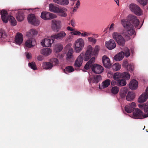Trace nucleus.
I'll return each mask as SVG.
<instances>
[{"instance_id":"nucleus-50","label":"nucleus","mask_w":148,"mask_h":148,"mask_svg":"<svg viewBox=\"0 0 148 148\" xmlns=\"http://www.w3.org/2000/svg\"><path fill=\"white\" fill-rule=\"evenodd\" d=\"M91 33L89 32H84V33H81V35L82 37H85L90 36Z\"/></svg>"},{"instance_id":"nucleus-42","label":"nucleus","mask_w":148,"mask_h":148,"mask_svg":"<svg viewBox=\"0 0 148 148\" xmlns=\"http://www.w3.org/2000/svg\"><path fill=\"white\" fill-rule=\"evenodd\" d=\"M124 51L125 52L124 53L125 54V56L126 57H128L130 56V51L129 49L125 47L124 49Z\"/></svg>"},{"instance_id":"nucleus-49","label":"nucleus","mask_w":148,"mask_h":148,"mask_svg":"<svg viewBox=\"0 0 148 148\" xmlns=\"http://www.w3.org/2000/svg\"><path fill=\"white\" fill-rule=\"evenodd\" d=\"M69 3V0H61L60 5H67Z\"/></svg>"},{"instance_id":"nucleus-21","label":"nucleus","mask_w":148,"mask_h":148,"mask_svg":"<svg viewBox=\"0 0 148 148\" xmlns=\"http://www.w3.org/2000/svg\"><path fill=\"white\" fill-rule=\"evenodd\" d=\"M110 83L111 81L110 79H106L102 82L101 85H99V88L100 89L105 88L109 86Z\"/></svg>"},{"instance_id":"nucleus-23","label":"nucleus","mask_w":148,"mask_h":148,"mask_svg":"<svg viewBox=\"0 0 148 148\" xmlns=\"http://www.w3.org/2000/svg\"><path fill=\"white\" fill-rule=\"evenodd\" d=\"M51 52V49L48 48H43L40 51V53L45 56H48Z\"/></svg>"},{"instance_id":"nucleus-54","label":"nucleus","mask_w":148,"mask_h":148,"mask_svg":"<svg viewBox=\"0 0 148 148\" xmlns=\"http://www.w3.org/2000/svg\"><path fill=\"white\" fill-rule=\"evenodd\" d=\"M26 57L28 59H29L31 58V54L30 53H27L26 55Z\"/></svg>"},{"instance_id":"nucleus-16","label":"nucleus","mask_w":148,"mask_h":148,"mask_svg":"<svg viewBox=\"0 0 148 148\" xmlns=\"http://www.w3.org/2000/svg\"><path fill=\"white\" fill-rule=\"evenodd\" d=\"M23 36L22 34L19 32L17 33L15 37V43L17 44L20 45L23 42Z\"/></svg>"},{"instance_id":"nucleus-1","label":"nucleus","mask_w":148,"mask_h":148,"mask_svg":"<svg viewBox=\"0 0 148 148\" xmlns=\"http://www.w3.org/2000/svg\"><path fill=\"white\" fill-rule=\"evenodd\" d=\"M130 22L127 19H123L121 21V23L127 31V33L130 35H133L135 32L133 25L131 23H132L136 27L138 26L139 24V21L137 18L134 16H130Z\"/></svg>"},{"instance_id":"nucleus-40","label":"nucleus","mask_w":148,"mask_h":148,"mask_svg":"<svg viewBox=\"0 0 148 148\" xmlns=\"http://www.w3.org/2000/svg\"><path fill=\"white\" fill-rule=\"evenodd\" d=\"M123 75V78H124L125 80H128L130 77V75L128 73L126 72H124L122 73Z\"/></svg>"},{"instance_id":"nucleus-34","label":"nucleus","mask_w":148,"mask_h":148,"mask_svg":"<svg viewBox=\"0 0 148 148\" xmlns=\"http://www.w3.org/2000/svg\"><path fill=\"white\" fill-rule=\"evenodd\" d=\"M126 84L125 80L123 78L117 81V85L119 86H125Z\"/></svg>"},{"instance_id":"nucleus-32","label":"nucleus","mask_w":148,"mask_h":148,"mask_svg":"<svg viewBox=\"0 0 148 148\" xmlns=\"http://www.w3.org/2000/svg\"><path fill=\"white\" fill-rule=\"evenodd\" d=\"M73 48L70 49L66 54V59L68 60H70V59L73 57Z\"/></svg>"},{"instance_id":"nucleus-3","label":"nucleus","mask_w":148,"mask_h":148,"mask_svg":"<svg viewBox=\"0 0 148 148\" xmlns=\"http://www.w3.org/2000/svg\"><path fill=\"white\" fill-rule=\"evenodd\" d=\"M49 8L50 12L58 13L61 16L66 17L67 16L66 12L67 10L64 7H59L53 3H50L49 5Z\"/></svg>"},{"instance_id":"nucleus-10","label":"nucleus","mask_w":148,"mask_h":148,"mask_svg":"<svg viewBox=\"0 0 148 148\" xmlns=\"http://www.w3.org/2000/svg\"><path fill=\"white\" fill-rule=\"evenodd\" d=\"M129 7L130 10L137 15L140 16L143 14L141 9L136 4H131L130 5Z\"/></svg>"},{"instance_id":"nucleus-36","label":"nucleus","mask_w":148,"mask_h":148,"mask_svg":"<svg viewBox=\"0 0 148 148\" xmlns=\"http://www.w3.org/2000/svg\"><path fill=\"white\" fill-rule=\"evenodd\" d=\"M63 48L62 45L61 44H58L56 45L55 50L56 52H59L62 51Z\"/></svg>"},{"instance_id":"nucleus-14","label":"nucleus","mask_w":148,"mask_h":148,"mask_svg":"<svg viewBox=\"0 0 148 148\" xmlns=\"http://www.w3.org/2000/svg\"><path fill=\"white\" fill-rule=\"evenodd\" d=\"M133 118L135 119H142L143 118V112L140 110L136 108L133 112Z\"/></svg>"},{"instance_id":"nucleus-64","label":"nucleus","mask_w":148,"mask_h":148,"mask_svg":"<svg viewBox=\"0 0 148 148\" xmlns=\"http://www.w3.org/2000/svg\"><path fill=\"white\" fill-rule=\"evenodd\" d=\"M68 45H69V46H70V45H71V44H69Z\"/></svg>"},{"instance_id":"nucleus-47","label":"nucleus","mask_w":148,"mask_h":148,"mask_svg":"<svg viewBox=\"0 0 148 148\" xmlns=\"http://www.w3.org/2000/svg\"><path fill=\"white\" fill-rule=\"evenodd\" d=\"M88 41L94 44H95L97 42V40L92 37H89L88 38Z\"/></svg>"},{"instance_id":"nucleus-35","label":"nucleus","mask_w":148,"mask_h":148,"mask_svg":"<svg viewBox=\"0 0 148 148\" xmlns=\"http://www.w3.org/2000/svg\"><path fill=\"white\" fill-rule=\"evenodd\" d=\"M119 90V88L117 86H114L112 87L111 89V93L114 95L117 94Z\"/></svg>"},{"instance_id":"nucleus-20","label":"nucleus","mask_w":148,"mask_h":148,"mask_svg":"<svg viewBox=\"0 0 148 148\" xmlns=\"http://www.w3.org/2000/svg\"><path fill=\"white\" fill-rule=\"evenodd\" d=\"M101 79V76L100 75H98L94 76L93 78L90 77L88 79V81L89 83H97L100 81Z\"/></svg>"},{"instance_id":"nucleus-56","label":"nucleus","mask_w":148,"mask_h":148,"mask_svg":"<svg viewBox=\"0 0 148 148\" xmlns=\"http://www.w3.org/2000/svg\"><path fill=\"white\" fill-rule=\"evenodd\" d=\"M128 62L127 61H124L123 63V66L125 67H127L128 65Z\"/></svg>"},{"instance_id":"nucleus-5","label":"nucleus","mask_w":148,"mask_h":148,"mask_svg":"<svg viewBox=\"0 0 148 148\" xmlns=\"http://www.w3.org/2000/svg\"><path fill=\"white\" fill-rule=\"evenodd\" d=\"M99 50V47L98 46H96L92 52V48L91 46H89L87 49L85 54L84 58L85 61H87L93 56L97 55L98 52Z\"/></svg>"},{"instance_id":"nucleus-22","label":"nucleus","mask_w":148,"mask_h":148,"mask_svg":"<svg viewBox=\"0 0 148 148\" xmlns=\"http://www.w3.org/2000/svg\"><path fill=\"white\" fill-rule=\"evenodd\" d=\"M16 12H18L16 16V18L18 21H23L24 18V16L23 14V10H19L16 11Z\"/></svg>"},{"instance_id":"nucleus-38","label":"nucleus","mask_w":148,"mask_h":148,"mask_svg":"<svg viewBox=\"0 0 148 148\" xmlns=\"http://www.w3.org/2000/svg\"><path fill=\"white\" fill-rule=\"evenodd\" d=\"M121 68V65L118 63L114 64L112 66V69L116 71L119 70Z\"/></svg>"},{"instance_id":"nucleus-31","label":"nucleus","mask_w":148,"mask_h":148,"mask_svg":"<svg viewBox=\"0 0 148 148\" xmlns=\"http://www.w3.org/2000/svg\"><path fill=\"white\" fill-rule=\"evenodd\" d=\"M38 34V32L35 29H32L27 33V36L29 37L36 36Z\"/></svg>"},{"instance_id":"nucleus-7","label":"nucleus","mask_w":148,"mask_h":148,"mask_svg":"<svg viewBox=\"0 0 148 148\" xmlns=\"http://www.w3.org/2000/svg\"><path fill=\"white\" fill-rule=\"evenodd\" d=\"M113 38L117 44L121 46H123L125 43V40L122 36L119 33L114 32L112 34Z\"/></svg>"},{"instance_id":"nucleus-57","label":"nucleus","mask_w":148,"mask_h":148,"mask_svg":"<svg viewBox=\"0 0 148 148\" xmlns=\"http://www.w3.org/2000/svg\"><path fill=\"white\" fill-rule=\"evenodd\" d=\"M53 2L58 4L60 5L61 0H53Z\"/></svg>"},{"instance_id":"nucleus-19","label":"nucleus","mask_w":148,"mask_h":148,"mask_svg":"<svg viewBox=\"0 0 148 148\" xmlns=\"http://www.w3.org/2000/svg\"><path fill=\"white\" fill-rule=\"evenodd\" d=\"M102 62L104 66L106 68H109L111 66L110 59L106 56H103L102 58Z\"/></svg>"},{"instance_id":"nucleus-6","label":"nucleus","mask_w":148,"mask_h":148,"mask_svg":"<svg viewBox=\"0 0 148 148\" xmlns=\"http://www.w3.org/2000/svg\"><path fill=\"white\" fill-rule=\"evenodd\" d=\"M84 40L82 38H79L76 40L74 44L75 51L77 53H79L84 47Z\"/></svg>"},{"instance_id":"nucleus-33","label":"nucleus","mask_w":148,"mask_h":148,"mask_svg":"<svg viewBox=\"0 0 148 148\" xmlns=\"http://www.w3.org/2000/svg\"><path fill=\"white\" fill-rule=\"evenodd\" d=\"M127 92V89L126 87L122 88L120 91V95L121 97L124 98Z\"/></svg>"},{"instance_id":"nucleus-60","label":"nucleus","mask_w":148,"mask_h":148,"mask_svg":"<svg viewBox=\"0 0 148 148\" xmlns=\"http://www.w3.org/2000/svg\"><path fill=\"white\" fill-rule=\"evenodd\" d=\"M114 24L113 23H112L111 24L110 27L109 28V29L110 30H113L114 29Z\"/></svg>"},{"instance_id":"nucleus-58","label":"nucleus","mask_w":148,"mask_h":148,"mask_svg":"<svg viewBox=\"0 0 148 148\" xmlns=\"http://www.w3.org/2000/svg\"><path fill=\"white\" fill-rule=\"evenodd\" d=\"M71 25L73 26V27H75V21L73 20H71Z\"/></svg>"},{"instance_id":"nucleus-39","label":"nucleus","mask_w":148,"mask_h":148,"mask_svg":"<svg viewBox=\"0 0 148 148\" xmlns=\"http://www.w3.org/2000/svg\"><path fill=\"white\" fill-rule=\"evenodd\" d=\"M25 45L26 47L29 48L32 47L34 46L32 45V41L31 39L27 40L25 42Z\"/></svg>"},{"instance_id":"nucleus-15","label":"nucleus","mask_w":148,"mask_h":148,"mask_svg":"<svg viewBox=\"0 0 148 148\" xmlns=\"http://www.w3.org/2000/svg\"><path fill=\"white\" fill-rule=\"evenodd\" d=\"M138 107L142 110H143L145 112L143 116L144 118L148 117V102L143 104H139Z\"/></svg>"},{"instance_id":"nucleus-9","label":"nucleus","mask_w":148,"mask_h":148,"mask_svg":"<svg viewBox=\"0 0 148 148\" xmlns=\"http://www.w3.org/2000/svg\"><path fill=\"white\" fill-rule=\"evenodd\" d=\"M57 16L54 14L47 12H43L41 13L40 17L45 21L49 20L56 18Z\"/></svg>"},{"instance_id":"nucleus-62","label":"nucleus","mask_w":148,"mask_h":148,"mask_svg":"<svg viewBox=\"0 0 148 148\" xmlns=\"http://www.w3.org/2000/svg\"><path fill=\"white\" fill-rule=\"evenodd\" d=\"M115 1L116 3V4L118 5H119V0H114Z\"/></svg>"},{"instance_id":"nucleus-63","label":"nucleus","mask_w":148,"mask_h":148,"mask_svg":"<svg viewBox=\"0 0 148 148\" xmlns=\"http://www.w3.org/2000/svg\"><path fill=\"white\" fill-rule=\"evenodd\" d=\"M77 8V7H76L74 8H73V12H75L76 11Z\"/></svg>"},{"instance_id":"nucleus-4","label":"nucleus","mask_w":148,"mask_h":148,"mask_svg":"<svg viewBox=\"0 0 148 148\" xmlns=\"http://www.w3.org/2000/svg\"><path fill=\"white\" fill-rule=\"evenodd\" d=\"M1 15L2 20L4 23H7L8 20H9L12 25L14 26L16 25V21L15 18L12 16H8L6 11L2 10L1 12Z\"/></svg>"},{"instance_id":"nucleus-37","label":"nucleus","mask_w":148,"mask_h":148,"mask_svg":"<svg viewBox=\"0 0 148 148\" xmlns=\"http://www.w3.org/2000/svg\"><path fill=\"white\" fill-rule=\"evenodd\" d=\"M49 62L53 65V66H56L59 64L58 59L56 58H52L50 59Z\"/></svg>"},{"instance_id":"nucleus-12","label":"nucleus","mask_w":148,"mask_h":148,"mask_svg":"<svg viewBox=\"0 0 148 148\" xmlns=\"http://www.w3.org/2000/svg\"><path fill=\"white\" fill-rule=\"evenodd\" d=\"M85 54L83 52L80 53L75 61L74 66L75 68L80 67L83 63V59L84 60Z\"/></svg>"},{"instance_id":"nucleus-59","label":"nucleus","mask_w":148,"mask_h":148,"mask_svg":"<svg viewBox=\"0 0 148 148\" xmlns=\"http://www.w3.org/2000/svg\"><path fill=\"white\" fill-rule=\"evenodd\" d=\"M80 3L79 1H77V2L76 3L75 5V6L76 7H77V8H78L80 5Z\"/></svg>"},{"instance_id":"nucleus-43","label":"nucleus","mask_w":148,"mask_h":148,"mask_svg":"<svg viewBox=\"0 0 148 148\" xmlns=\"http://www.w3.org/2000/svg\"><path fill=\"white\" fill-rule=\"evenodd\" d=\"M65 71L68 72L69 73H71L74 71V69L72 66H69L66 67Z\"/></svg>"},{"instance_id":"nucleus-30","label":"nucleus","mask_w":148,"mask_h":148,"mask_svg":"<svg viewBox=\"0 0 148 148\" xmlns=\"http://www.w3.org/2000/svg\"><path fill=\"white\" fill-rule=\"evenodd\" d=\"M122 73L119 72H117L114 74V80L117 81L118 80L123 78Z\"/></svg>"},{"instance_id":"nucleus-48","label":"nucleus","mask_w":148,"mask_h":148,"mask_svg":"<svg viewBox=\"0 0 148 148\" xmlns=\"http://www.w3.org/2000/svg\"><path fill=\"white\" fill-rule=\"evenodd\" d=\"M141 4L143 5H146L147 2V0H137Z\"/></svg>"},{"instance_id":"nucleus-45","label":"nucleus","mask_w":148,"mask_h":148,"mask_svg":"<svg viewBox=\"0 0 148 148\" xmlns=\"http://www.w3.org/2000/svg\"><path fill=\"white\" fill-rule=\"evenodd\" d=\"M6 36L5 31L3 29L0 30V38H4Z\"/></svg>"},{"instance_id":"nucleus-17","label":"nucleus","mask_w":148,"mask_h":148,"mask_svg":"<svg viewBox=\"0 0 148 148\" xmlns=\"http://www.w3.org/2000/svg\"><path fill=\"white\" fill-rule=\"evenodd\" d=\"M106 46L109 50H112L116 47V44L112 39H110L108 41L106 42Z\"/></svg>"},{"instance_id":"nucleus-26","label":"nucleus","mask_w":148,"mask_h":148,"mask_svg":"<svg viewBox=\"0 0 148 148\" xmlns=\"http://www.w3.org/2000/svg\"><path fill=\"white\" fill-rule=\"evenodd\" d=\"M124 55V52L123 51H121L114 57V59L116 61H119L123 59Z\"/></svg>"},{"instance_id":"nucleus-8","label":"nucleus","mask_w":148,"mask_h":148,"mask_svg":"<svg viewBox=\"0 0 148 148\" xmlns=\"http://www.w3.org/2000/svg\"><path fill=\"white\" fill-rule=\"evenodd\" d=\"M62 22L59 20H53L51 21V28L54 32H58L60 31L62 27Z\"/></svg>"},{"instance_id":"nucleus-61","label":"nucleus","mask_w":148,"mask_h":148,"mask_svg":"<svg viewBox=\"0 0 148 148\" xmlns=\"http://www.w3.org/2000/svg\"><path fill=\"white\" fill-rule=\"evenodd\" d=\"M73 29L71 28L69 26H68L67 27V29L69 31H70L72 32V31L73 30Z\"/></svg>"},{"instance_id":"nucleus-13","label":"nucleus","mask_w":148,"mask_h":148,"mask_svg":"<svg viewBox=\"0 0 148 148\" xmlns=\"http://www.w3.org/2000/svg\"><path fill=\"white\" fill-rule=\"evenodd\" d=\"M92 71L96 74H100L103 72V69L101 66L95 64L92 68Z\"/></svg>"},{"instance_id":"nucleus-53","label":"nucleus","mask_w":148,"mask_h":148,"mask_svg":"<svg viewBox=\"0 0 148 148\" xmlns=\"http://www.w3.org/2000/svg\"><path fill=\"white\" fill-rule=\"evenodd\" d=\"M73 38V36H68L66 38V40L69 42L71 41L72 40Z\"/></svg>"},{"instance_id":"nucleus-52","label":"nucleus","mask_w":148,"mask_h":148,"mask_svg":"<svg viewBox=\"0 0 148 148\" xmlns=\"http://www.w3.org/2000/svg\"><path fill=\"white\" fill-rule=\"evenodd\" d=\"M115 80H112L111 82V86H113L116 85H117V81Z\"/></svg>"},{"instance_id":"nucleus-18","label":"nucleus","mask_w":148,"mask_h":148,"mask_svg":"<svg viewBox=\"0 0 148 148\" xmlns=\"http://www.w3.org/2000/svg\"><path fill=\"white\" fill-rule=\"evenodd\" d=\"M135 103L133 102L128 106H126L125 108V111L128 113H130L134 110L136 107Z\"/></svg>"},{"instance_id":"nucleus-24","label":"nucleus","mask_w":148,"mask_h":148,"mask_svg":"<svg viewBox=\"0 0 148 148\" xmlns=\"http://www.w3.org/2000/svg\"><path fill=\"white\" fill-rule=\"evenodd\" d=\"M138 86V82L135 79L132 80L129 84V88L132 90L136 89L137 88Z\"/></svg>"},{"instance_id":"nucleus-11","label":"nucleus","mask_w":148,"mask_h":148,"mask_svg":"<svg viewBox=\"0 0 148 148\" xmlns=\"http://www.w3.org/2000/svg\"><path fill=\"white\" fill-rule=\"evenodd\" d=\"M27 20L28 22L35 26H38L40 23L39 21L37 19L35 15L32 14H30L28 15L27 17Z\"/></svg>"},{"instance_id":"nucleus-46","label":"nucleus","mask_w":148,"mask_h":148,"mask_svg":"<svg viewBox=\"0 0 148 148\" xmlns=\"http://www.w3.org/2000/svg\"><path fill=\"white\" fill-rule=\"evenodd\" d=\"M127 68V70L130 71H132L134 70V66L133 64H129Z\"/></svg>"},{"instance_id":"nucleus-41","label":"nucleus","mask_w":148,"mask_h":148,"mask_svg":"<svg viewBox=\"0 0 148 148\" xmlns=\"http://www.w3.org/2000/svg\"><path fill=\"white\" fill-rule=\"evenodd\" d=\"M28 65L30 68L34 70H35L37 69V67L34 62H32L31 63H29Z\"/></svg>"},{"instance_id":"nucleus-28","label":"nucleus","mask_w":148,"mask_h":148,"mask_svg":"<svg viewBox=\"0 0 148 148\" xmlns=\"http://www.w3.org/2000/svg\"><path fill=\"white\" fill-rule=\"evenodd\" d=\"M148 97V95L145 92L143 93L138 98V102L139 103L145 102L147 100Z\"/></svg>"},{"instance_id":"nucleus-55","label":"nucleus","mask_w":148,"mask_h":148,"mask_svg":"<svg viewBox=\"0 0 148 148\" xmlns=\"http://www.w3.org/2000/svg\"><path fill=\"white\" fill-rule=\"evenodd\" d=\"M44 59L43 57L41 55H39L37 57V59L40 61H42Z\"/></svg>"},{"instance_id":"nucleus-27","label":"nucleus","mask_w":148,"mask_h":148,"mask_svg":"<svg viewBox=\"0 0 148 148\" xmlns=\"http://www.w3.org/2000/svg\"><path fill=\"white\" fill-rule=\"evenodd\" d=\"M53 67V65L50 62H43L42 64V67L45 70H50Z\"/></svg>"},{"instance_id":"nucleus-25","label":"nucleus","mask_w":148,"mask_h":148,"mask_svg":"<svg viewBox=\"0 0 148 148\" xmlns=\"http://www.w3.org/2000/svg\"><path fill=\"white\" fill-rule=\"evenodd\" d=\"M95 60V57H92L90 60L84 66L85 69L88 70L92 66Z\"/></svg>"},{"instance_id":"nucleus-2","label":"nucleus","mask_w":148,"mask_h":148,"mask_svg":"<svg viewBox=\"0 0 148 148\" xmlns=\"http://www.w3.org/2000/svg\"><path fill=\"white\" fill-rule=\"evenodd\" d=\"M66 35V34L64 31L52 35L51 36V39L45 38L41 42V45L43 47H51L55 39L57 40H62Z\"/></svg>"},{"instance_id":"nucleus-51","label":"nucleus","mask_w":148,"mask_h":148,"mask_svg":"<svg viewBox=\"0 0 148 148\" xmlns=\"http://www.w3.org/2000/svg\"><path fill=\"white\" fill-rule=\"evenodd\" d=\"M107 75L108 77L109 78H111L112 77L114 78V74L111 71L108 72Z\"/></svg>"},{"instance_id":"nucleus-29","label":"nucleus","mask_w":148,"mask_h":148,"mask_svg":"<svg viewBox=\"0 0 148 148\" xmlns=\"http://www.w3.org/2000/svg\"><path fill=\"white\" fill-rule=\"evenodd\" d=\"M135 97V95L134 92H129L126 97V99L128 101H131L134 100Z\"/></svg>"},{"instance_id":"nucleus-44","label":"nucleus","mask_w":148,"mask_h":148,"mask_svg":"<svg viewBox=\"0 0 148 148\" xmlns=\"http://www.w3.org/2000/svg\"><path fill=\"white\" fill-rule=\"evenodd\" d=\"M71 34L73 35L79 36L81 35V33L80 32L75 30L74 29L71 32Z\"/></svg>"}]
</instances>
